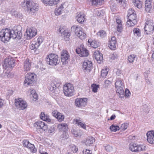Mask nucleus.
Listing matches in <instances>:
<instances>
[{"instance_id":"6e6552de","label":"nucleus","mask_w":154,"mask_h":154,"mask_svg":"<svg viewBox=\"0 0 154 154\" xmlns=\"http://www.w3.org/2000/svg\"><path fill=\"white\" fill-rule=\"evenodd\" d=\"M116 88L117 89L116 92L120 95L122 96L121 97L124 96V86L122 80L118 79L115 83Z\"/></svg>"},{"instance_id":"7ed1b4c3","label":"nucleus","mask_w":154,"mask_h":154,"mask_svg":"<svg viewBox=\"0 0 154 154\" xmlns=\"http://www.w3.org/2000/svg\"><path fill=\"white\" fill-rule=\"evenodd\" d=\"M71 29L73 31H74L75 34L81 39H84L86 37L84 30L80 26L73 25Z\"/></svg>"},{"instance_id":"72a5a7b5","label":"nucleus","mask_w":154,"mask_h":154,"mask_svg":"<svg viewBox=\"0 0 154 154\" xmlns=\"http://www.w3.org/2000/svg\"><path fill=\"white\" fill-rule=\"evenodd\" d=\"M31 67V64L28 60H26L24 62V70L29 71Z\"/></svg>"},{"instance_id":"5701e85b","label":"nucleus","mask_w":154,"mask_h":154,"mask_svg":"<svg viewBox=\"0 0 154 154\" xmlns=\"http://www.w3.org/2000/svg\"><path fill=\"white\" fill-rule=\"evenodd\" d=\"M116 37L113 36L109 41V47L112 50H115L116 48Z\"/></svg>"},{"instance_id":"4be33fe9","label":"nucleus","mask_w":154,"mask_h":154,"mask_svg":"<svg viewBox=\"0 0 154 154\" xmlns=\"http://www.w3.org/2000/svg\"><path fill=\"white\" fill-rule=\"evenodd\" d=\"M39 46L35 41H33L30 43L29 48L31 50H34L35 54H38V49Z\"/></svg>"},{"instance_id":"a211bd4d","label":"nucleus","mask_w":154,"mask_h":154,"mask_svg":"<svg viewBox=\"0 0 154 154\" xmlns=\"http://www.w3.org/2000/svg\"><path fill=\"white\" fill-rule=\"evenodd\" d=\"M15 60L13 58L6 59L4 61V65L6 67H12L14 66Z\"/></svg>"},{"instance_id":"9b49d317","label":"nucleus","mask_w":154,"mask_h":154,"mask_svg":"<svg viewBox=\"0 0 154 154\" xmlns=\"http://www.w3.org/2000/svg\"><path fill=\"white\" fill-rule=\"evenodd\" d=\"M92 62L88 60H85L83 62L82 69L85 72H90L92 68Z\"/></svg>"},{"instance_id":"c756f323","label":"nucleus","mask_w":154,"mask_h":154,"mask_svg":"<svg viewBox=\"0 0 154 154\" xmlns=\"http://www.w3.org/2000/svg\"><path fill=\"white\" fill-rule=\"evenodd\" d=\"M88 42L90 43L91 46L94 48H97L100 45V43L99 42L95 40L91 41V39H89Z\"/></svg>"},{"instance_id":"3c124183","label":"nucleus","mask_w":154,"mask_h":154,"mask_svg":"<svg viewBox=\"0 0 154 154\" xmlns=\"http://www.w3.org/2000/svg\"><path fill=\"white\" fill-rule=\"evenodd\" d=\"M43 42L42 38V37L39 36L38 37L37 39V41H36V42L38 45H40V44L42 43Z\"/></svg>"},{"instance_id":"f257e3e1","label":"nucleus","mask_w":154,"mask_h":154,"mask_svg":"<svg viewBox=\"0 0 154 154\" xmlns=\"http://www.w3.org/2000/svg\"><path fill=\"white\" fill-rule=\"evenodd\" d=\"M21 30L22 27L20 26L15 27L14 30L7 28L2 29L0 31V39L4 42L9 41L11 38L20 39L22 36Z\"/></svg>"},{"instance_id":"20e7f679","label":"nucleus","mask_w":154,"mask_h":154,"mask_svg":"<svg viewBox=\"0 0 154 154\" xmlns=\"http://www.w3.org/2000/svg\"><path fill=\"white\" fill-rule=\"evenodd\" d=\"M145 33L146 34L149 35L152 33L154 30V23L153 21L148 20L145 23L144 27Z\"/></svg>"},{"instance_id":"5fc2aeb1","label":"nucleus","mask_w":154,"mask_h":154,"mask_svg":"<svg viewBox=\"0 0 154 154\" xmlns=\"http://www.w3.org/2000/svg\"><path fill=\"white\" fill-rule=\"evenodd\" d=\"M135 11L134 10H132V8H130L128 10L127 16H128V15H131L132 14H135Z\"/></svg>"},{"instance_id":"37998d69","label":"nucleus","mask_w":154,"mask_h":154,"mask_svg":"<svg viewBox=\"0 0 154 154\" xmlns=\"http://www.w3.org/2000/svg\"><path fill=\"white\" fill-rule=\"evenodd\" d=\"M110 129L112 131L116 132L117 130H119V128L118 126L112 125L110 127Z\"/></svg>"},{"instance_id":"aec40b11","label":"nucleus","mask_w":154,"mask_h":154,"mask_svg":"<svg viewBox=\"0 0 154 154\" xmlns=\"http://www.w3.org/2000/svg\"><path fill=\"white\" fill-rule=\"evenodd\" d=\"M128 20L127 21V23L129 25L131 26V24L130 21H132V23L131 25H134L137 23V21L136 19V16L135 13L132 14L131 15H128Z\"/></svg>"},{"instance_id":"c85d7f7f","label":"nucleus","mask_w":154,"mask_h":154,"mask_svg":"<svg viewBox=\"0 0 154 154\" xmlns=\"http://www.w3.org/2000/svg\"><path fill=\"white\" fill-rule=\"evenodd\" d=\"M85 14L82 13H80L78 14L76 18L78 22L82 23V22H84L85 20Z\"/></svg>"},{"instance_id":"2f4dec72","label":"nucleus","mask_w":154,"mask_h":154,"mask_svg":"<svg viewBox=\"0 0 154 154\" xmlns=\"http://www.w3.org/2000/svg\"><path fill=\"white\" fill-rule=\"evenodd\" d=\"M73 121L75 123L77 124L78 126L85 129H86V127L85 124L82 122L80 120L78 119H74Z\"/></svg>"},{"instance_id":"680f3d73","label":"nucleus","mask_w":154,"mask_h":154,"mask_svg":"<svg viewBox=\"0 0 154 154\" xmlns=\"http://www.w3.org/2000/svg\"><path fill=\"white\" fill-rule=\"evenodd\" d=\"M82 49L80 48H78L76 50V52L78 54H80L81 55Z\"/></svg>"},{"instance_id":"473e14b6","label":"nucleus","mask_w":154,"mask_h":154,"mask_svg":"<svg viewBox=\"0 0 154 154\" xmlns=\"http://www.w3.org/2000/svg\"><path fill=\"white\" fill-rule=\"evenodd\" d=\"M95 140V139L94 138L89 137L86 139L85 141V144L87 146H90L94 142Z\"/></svg>"},{"instance_id":"c9c22d12","label":"nucleus","mask_w":154,"mask_h":154,"mask_svg":"<svg viewBox=\"0 0 154 154\" xmlns=\"http://www.w3.org/2000/svg\"><path fill=\"white\" fill-rule=\"evenodd\" d=\"M106 32L104 30H100L97 33V35L101 38H103L106 36Z\"/></svg>"},{"instance_id":"423d86ee","label":"nucleus","mask_w":154,"mask_h":154,"mask_svg":"<svg viewBox=\"0 0 154 154\" xmlns=\"http://www.w3.org/2000/svg\"><path fill=\"white\" fill-rule=\"evenodd\" d=\"M129 148L131 151L136 152L145 150L146 146L143 145H137L134 143H131L129 145Z\"/></svg>"},{"instance_id":"6e6d98bb","label":"nucleus","mask_w":154,"mask_h":154,"mask_svg":"<svg viewBox=\"0 0 154 154\" xmlns=\"http://www.w3.org/2000/svg\"><path fill=\"white\" fill-rule=\"evenodd\" d=\"M117 58V56L116 54L113 53L111 55L110 58L112 60H114Z\"/></svg>"},{"instance_id":"412c9836","label":"nucleus","mask_w":154,"mask_h":154,"mask_svg":"<svg viewBox=\"0 0 154 154\" xmlns=\"http://www.w3.org/2000/svg\"><path fill=\"white\" fill-rule=\"evenodd\" d=\"M147 140L148 142L151 144H154V131H150L146 134Z\"/></svg>"},{"instance_id":"39448f33","label":"nucleus","mask_w":154,"mask_h":154,"mask_svg":"<svg viewBox=\"0 0 154 154\" xmlns=\"http://www.w3.org/2000/svg\"><path fill=\"white\" fill-rule=\"evenodd\" d=\"M74 87L73 85L69 83L65 84L63 87V92L65 95L66 96H71L73 95Z\"/></svg>"},{"instance_id":"ddd939ff","label":"nucleus","mask_w":154,"mask_h":154,"mask_svg":"<svg viewBox=\"0 0 154 154\" xmlns=\"http://www.w3.org/2000/svg\"><path fill=\"white\" fill-rule=\"evenodd\" d=\"M23 145L24 147L29 149L32 152L34 153L36 152V149L34 146L27 140H24L23 141Z\"/></svg>"},{"instance_id":"ea45409f","label":"nucleus","mask_w":154,"mask_h":154,"mask_svg":"<svg viewBox=\"0 0 154 154\" xmlns=\"http://www.w3.org/2000/svg\"><path fill=\"white\" fill-rule=\"evenodd\" d=\"M134 34L135 36L140 37V30L138 28H134L133 30Z\"/></svg>"},{"instance_id":"4d7b16f0","label":"nucleus","mask_w":154,"mask_h":154,"mask_svg":"<svg viewBox=\"0 0 154 154\" xmlns=\"http://www.w3.org/2000/svg\"><path fill=\"white\" fill-rule=\"evenodd\" d=\"M124 93H125L126 96L127 97H129L131 94L130 92L127 89H126L125 90Z\"/></svg>"},{"instance_id":"49530a36","label":"nucleus","mask_w":154,"mask_h":154,"mask_svg":"<svg viewBox=\"0 0 154 154\" xmlns=\"http://www.w3.org/2000/svg\"><path fill=\"white\" fill-rule=\"evenodd\" d=\"M92 89V91L94 92H96L97 91V88L99 87V86L95 84H93L91 85Z\"/></svg>"},{"instance_id":"bf43d9fd","label":"nucleus","mask_w":154,"mask_h":154,"mask_svg":"<svg viewBox=\"0 0 154 154\" xmlns=\"http://www.w3.org/2000/svg\"><path fill=\"white\" fill-rule=\"evenodd\" d=\"M66 31V30H64V29L61 27L58 30L59 32L61 34V35L64 33Z\"/></svg>"},{"instance_id":"de8ad7c7","label":"nucleus","mask_w":154,"mask_h":154,"mask_svg":"<svg viewBox=\"0 0 154 154\" xmlns=\"http://www.w3.org/2000/svg\"><path fill=\"white\" fill-rule=\"evenodd\" d=\"M128 124L127 123H124L122 124L121 127L122 130H125L127 129L128 127Z\"/></svg>"},{"instance_id":"a18cd8bd","label":"nucleus","mask_w":154,"mask_h":154,"mask_svg":"<svg viewBox=\"0 0 154 154\" xmlns=\"http://www.w3.org/2000/svg\"><path fill=\"white\" fill-rule=\"evenodd\" d=\"M136 56L134 55H131L128 56V60L130 63H133L135 58Z\"/></svg>"},{"instance_id":"2eb2a0df","label":"nucleus","mask_w":154,"mask_h":154,"mask_svg":"<svg viewBox=\"0 0 154 154\" xmlns=\"http://www.w3.org/2000/svg\"><path fill=\"white\" fill-rule=\"evenodd\" d=\"M69 55L66 50H63L61 53V59L62 62L66 64L69 60Z\"/></svg>"},{"instance_id":"e2e57ef3","label":"nucleus","mask_w":154,"mask_h":154,"mask_svg":"<svg viewBox=\"0 0 154 154\" xmlns=\"http://www.w3.org/2000/svg\"><path fill=\"white\" fill-rule=\"evenodd\" d=\"M54 131V128L53 127V128H51L48 131V132L49 133H52Z\"/></svg>"},{"instance_id":"4c0bfd02","label":"nucleus","mask_w":154,"mask_h":154,"mask_svg":"<svg viewBox=\"0 0 154 154\" xmlns=\"http://www.w3.org/2000/svg\"><path fill=\"white\" fill-rule=\"evenodd\" d=\"M81 56L82 57H87L89 54L88 50L85 48L82 47V50Z\"/></svg>"},{"instance_id":"864d4df0","label":"nucleus","mask_w":154,"mask_h":154,"mask_svg":"<svg viewBox=\"0 0 154 154\" xmlns=\"http://www.w3.org/2000/svg\"><path fill=\"white\" fill-rule=\"evenodd\" d=\"M106 149L107 151H111L112 150V147L110 145H107L106 146Z\"/></svg>"},{"instance_id":"0e129e2a","label":"nucleus","mask_w":154,"mask_h":154,"mask_svg":"<svg viewBox=\"0 0 154 154\" xmlns=\"http://www.w3.org/2000/svg\"><path fill=\"white\" fill-rule=\"evenodd\" d=\"M13 93V91L11 90H8V92L7 93V95L8 96H10Z\"/></svg>"},{"instance_id":"e433bc0d","label":"nucleus","mask_w":154,"mask_h":154,"mask_svg":"<svg viewBox=\"0 0 154 154\" xmlns=\"http://www.w3.org/2000/svg\"><path fill=\"white\" fill-rule=\"evenodd\" d=\"M134 5L139 8H141L142 6V2L140 1L139 0H133Z\"/></svg>"},{"instance_id":"cd10ccee","label":"nucleus","mask_w":154,"mask_h":154,"mask_svg":"<svg viewBox=\"0 0 154 154\" xmlns=\"http://www.w3.org/2000/svg\"><path fill=\"white\" fill-rule=\"evenodd\" d=\"M60 0H42L43 2L46 4L50 6L57 5Z\"/></svg>"},{"instance_id":"69168bd1","label":"nucleus","mask_w":154,"mask_h":154,"mask_svg":"<svg viewBox=\"0 0 154 154\" xmlns=\"http://www.w3.org/2000/svg\"><path fill=\"white\" fill-rule=\"evenodd\" d=\"M97 5H100L102 4L104 0H97Z\"/></svg>"},{"instance_id":"a878e982","label":"nucleus","mask_w":154,"mask_h":154,"mask_svg":"<svg viewBox=\"0 0 154 154\" xmlns=\"http://www.w3.org/2000/svg\"><path fill=\"white\" fill-rule=\"evenodd\" d=\"M57 128L59 132H66L68 128V126L66 123H62L57 125Z\"/></svg>"},{"instance_id":"f03ea898","label":"nucleus","mask_w":154,"mask_h":154,"mask_svg":"<svg viewBox=\"0 0 154 154\" xmlns=\"http://www.w3.org/2000/svg\"><path fill=\"white\" fill-rule=\"evenodd\" d=\"M22 6L28 11L32 14L38 10V5L32 0H26L22 4Z\"/></svg>"},{"instance_id":"1a4fd4ad","label":"nucleus","mask_w":154,"mask_h":154,"mask_svg":"<svg viewBox=\"0 0 154 154\" xmlns=\"http://www.w3.org/2000/svg\"><path fill=\"white\" fill-rule=\"evenodd\" d=\"M35 74L34 73H27L25 77L24 84L26 85H30L35 81Z\"/></svg>"},{"instance_id":"774afa93","label":"nucleus","mask_w":154,"mask_h":154,"mask_svg":"<svg viewBox=\"0 0 154 154\" xmlns=\"http://www.w3.org/2000/svg\"><path fill=\"white\" fill-rule=\"evenodd\" d=\"M3 105V100L0 98V108L2 107Z\"/></svg>"},{"instance_id":"f8f14e48","label":"nucleus","mask_w":154,"mask_h":154,"mask_svg":"<svg viewBox=\"0 0 154 154\" xmlns=\"http://www.w3.org/2000/svg\"><path fill=\"white\" fill-rule=\"evenodd\" d=\"M59 84L53 82L51 84L49 87V90L52 92L53 95H56L59 92V89L58 88Z\"/></svg>"},{"instance_id":"4468645a","label":"nucleus","mask_w":154,"mask_h":154,"mask_svg":"<svg viewBox=\"0 0 154 154\" xmlns=\"http://www.w3.org/2000/svg\"><path fill=\"white\" fill-rule=\"evenodd\" d=\"M37 30L34 28H30L27 29L26 33L27 34V38L31 39L32 37L34 36L37 34Z\"/></svg>"},{"instance_id":"6ab92c4d","label":"nucleus","mask_w":154,"mask_h":154,"mask_svg":"<svg viewBox=\"0 0 154 154\" xmlns=\"http://www.w3.org/2000/svg\"><path fill=\"white\" fill-rule=\"evenodd\" d=\"M94 56L98 63L100 64L102 62L103 60V54L99 51H95L94 53Z\"/></svg>"},{"instance_id":"7c9ffc66","label":"nucleus","mask_w":154,"mask_h":154,"mask_svg":"<svg viewBox=\"0 0 154 154\" xmlns=\"http://www.w3.org/2000/svg\"><path fill=\"white\" fill-rule=\"evenodd\" d=\"M40 118L44 121L49 122L51 121V119L49 118V116L47 115H45L43 112H41L40 114Z\"/></svg>"},{"instance_id":"0eeeda50","label":"nucleus","mask_w":154,"mask_h":154,"mask_svg":"<svg viewBox=\"0 0 154 154\" xmlns=\"http://www.w3.org/2000/svg\"><path fill=\"white\" fill-rule=\"evenodd\" d=\"M58 56L55 54H52L48 55L46 58L47 63L50 65H56L58 63Z\"/></svg>"},{"instance_id":"09e8293b","label":"nucleus","mask_w":154,"mask_h":154,"mask_svg":"<svg viewBox=\"0 0 154 154\" xmlns=\"http://www.w3.org/2000/svg\"><path fill=\"white\" fill-rule=\"evenodd\" d=\"M71 150L73 152L76 153L78 151V148L75 145H72L71 147Z\"/></svg>"},{"instance_id":"c03bdc74","label":"nucleus","mask_w":154,"mask_h":154,"mask_svg":"<svg viewBox=\"0 0 154 154\" xmlns=\"http://www.w3.org/2000/svg\"><path fill=\"white\" fill-rule=\"evenodd\" d=\"M117 2L120 5L123 6H125L126 4V0H116Z\"/></svg>"},{"instance_id":"338daca9","label":"nucleus","mask_w":154,"mask_h":154,"mask_svg":"<svg viewBox=\"0 0 154 154\" xmlns=\"http://www.w3.org/2000/svg\"><path fill=\"white\" fill-rule=\"evenodd\" d=\"M91 1L92 2L93 4L98 5L97 1V0H91Z\"/></svg>"},{"instance_id":"393cba45","label":"nucleus","mask_w":154,"mask_h":154,"mask_svg":"<svg viewBox=\"0 0 154 154\" xmlns=\"http://www.w3.org/2000/svg\"><path fill=\"white\" fill-rule=\"evenodd\" d=\"M152 0H146L145 2V5L146 11L149 12L152 8Z\"/></svg>"},{"instance_id":"58836bf2","label":"nucleus","mask_w":154,"mask_h":154,"mask_svg":"<svg viewBox=\"0 0 154 154\" xmlns=\"http://www.w3.org/2000/svg\"><path fill=\"white\" fill-rule=\"evenodd\" d=\"M69 137V135L66 132H63V134L60 136V139L61 140H65Z\"/></svg>"},{"instance_id":"f3484780","label":"nucleus","mask_w":154,"mask_h":154,"mask_svg":"<svg viewBox=\"0 0 154 154\" xmlns=\"http://www.w3.org/2000/svg\"><path fill=\"white\" fill-rule=\"evenodd\" d=\"M52 115L57 119L59 122H61L64 120L65 117L64 115L57 110L54 111L52 112Z\"/></svg>"},{"instance_id":"9d476101","label":"nucleus","mask_w":154,"mask_h":154,"mask_svg":"<svg viewBox=\"0 0 154 154\" xmlns=\"http://www.w3.org/2000/svg\"><path fill=\"white\" fill-rule=\"evenodd\" d=\"M15 105L17 108L19 110H23L27 106L26 102L21 98L15 100Z\"/></svg>"},{"instance_id":"79ce46f5","label":"nucleus","mask_w":154,"mask_h":154,"mask_svg":"<svg viewBox=\"0 0 154 154\" xmlns=\"http://www.w3.org/2000/svg\"><path fill=\"white\" fill-rule=\"evenodd\" d=\"M108 69L106 68L105 69H103L101 71V76L105 78L107 75L108 74Z\"/></svg>"},{"instance_id":"dca6fc26","label":"nucleus","mask_w":154,"mask_h":154,"mask_svg":"<svg viewBox=\"0 0 154 154\" xmlns=\"http://www.w3.org/2000/svg\"><path fill=\"white\" fill-rule=\"evenodd\" d=\"M87 100L86 98H77L75 101L76 106L79 107L85 106L87 104Z\"/></svg>"},{"instance_id":"603ef678","label":"nucleus","mask_w":154,"mask_h":154,"mask_svg":"<svg viewBox=\"0 0 154 154\" xmlns=\"http://www.w3.org/2000/svg\"><path fill=\"white\" fill-rule=\"evenodd\" d=\"M82 154H92V152L89 150L85 149L83 150Z\"/></svg>"},{"instance_id":"bb28decb","label":"nucleus","mask_w":154,"mask_h":154,"mask_svg":"<svg viewBox=\"0 0 154 154\" xmlns=\"http://www.w3.org/2000/svg\"><path fill=\"white\" fill-rule=\"evenodd\" d=\"M29 96L31 99L33 101H35L38 99V95L34 90H30Z\"/></svg>"},{"instance_id":"13d9d810","label":"nucleus","mask_w":154,"mask_h":154,"mask_svg":"<svg viewBox=\"0 0 154 154\" xmlns=\"http://www.w3.org/2000/svg\"><path fill=\"white\" fill-rule=\"evenodd\" d=\"M122 24H118V26L117 27V30L118 32H121V30L122 29Z\"/></svg>"},{"instance_id":"b1692460","label":"nucleus","mask_w":154,"mask_h":154,"mask_svg":"<svg viewBox=\"0 0 154 154\" xmlns=\"http://www.w3.org/2000/svg\"><path fill=\"white\" fill-rule=\"evenodd\" d=\"M35 124L37 125V128L42 129L45 131L48 129V126L43 122L39 121L35 122Z\"/></svg>"},{"instance_id":"052dcab7","label":"nucleus","mask_w":154,"mask_h":154,"mask_svg":"<svg viewBox=\"0 0 154 154\" xmlns=\"http://www.w3.org/2000/svg\"><path fill=\"white\" fill-rule=\"evenodd\" d=\"M105 84L106 86H108L111 83V82L109 80H106L105 82Z\"/></svg>"},{"instance_id":"f704fd0d","label":"nucleus","mask_w":154,"mask_h":154,"mask_svg":"<svg viewBox=\"0 0 154 154\" xmlns=\"http://www.w3.org/2000/svg\"><path fill=\"white\" fill-rule=\"evenodd\" d=\"M63 4H62L60 7L56 8L54 11V13L56 15L58 16L60 15L61 13V10L63 8Z\"/></svg>"},{"instance_id":"8fccbe9b","label":"nucleus","mask_w":154,"mask_h":154,"mask_svg":"<svg viewBox=\"0 0 154 154\" xmlns=\"http://www.w3.org/2000/svg\"><path fill=\"white\" fill-rule=\"evenodd\" d=\"M96 14L97 16L101 17L103 15V13L101 10H97L96 12Z\"/></svg>"},{"instance_id":"a19ab883","label":"nucleus","mask_w":154,"mask_h":154,"mask_svg":"<svg viewBox=\"0 0 154 154\" xmlns=\"http://www.w3.org/2000/svg\"><path fill=\"white\" fill-rule=\"evenodd\" d=\"M61 35L64 36V38L65 41H69V37L70 34L69 32H68L67 30L65 31L64 33H63Z\"/></svg>"}]
</instances>
